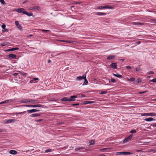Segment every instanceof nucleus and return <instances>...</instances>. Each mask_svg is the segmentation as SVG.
Segmentation results:
<instances>
[{"mask_svg":"<svg viewBox=\"0 0 156 156\" xmlns=\"http://www.w3.org/2000/svg\"><path fill=\"white\" fill-rule=\"evenodd\" d=\"M41 115L40 114H37V113H35V114H31L30 115V117H38L39 116H40Z\"/></svg>","mask_w":156,"mask_h":156,"instance_id":"obj_17","label":"nucleus"},{"mask_svg":"<svg viewBox=\"0 0 156 156\" xmlns=\"http://www.w3.org/2000/svg\"><path fill=\"white\" fill-rule=\"evenodd\" d=\"M126 68L127 69H131V67L130 66H126Z\"/></svg>","mask_w":156,"mask_h":156,"instance_id":"obj_49","label":"nucleus"},{"mask_svg":"<svg viewBox=\"0 0 156 156\" xmlns=\"http://www.w3.org/2000/svg\"><path fill=\"white\" fill-rule=\"evenodd\" d=\"M21 74L22 75H23L24 76H27V74L26 73H22Z\"/></svg>","mask_w":156,"mask_h":156,"instance_id":"obj_41","label":"nucleus"},{"mask_svg":"<svg viewBox=\"0 0 156 156\" xmlns=\"http://www.w3.org/2000/svg\"><path fill=\"white\" fill-rule=\"evenodd\" d=\"M18 75V73H13V76H17V75Z\"/></svg>","mask_w":156,"mask_h":156,"instance_id":"obj_52","label":"nucleus"},{"mask_svg":"<svg viewBox=\"0 0 156 156\" xmlns=\"http://www.w3.org/2000/svg\"><path fill=\"white\" fill-rule=\"evenodd\" d=\"M16 120L15 119H9L6 120V123H10L11 122H16Z\"/></svg>","mask_w":156,"mask_h":156,"instance_id":"obj_14","label":"nucleus"},{"mask_svg":"<svg viewBox=\"0 0 156 156\" xmlns=\"http://www.w3.org/2000/svg\"><path fill=\"white\" fill-rule=\"evenodd\" d=\"M44 120L43 119H40L38 120L39 122H41L43 121Z\"/></svg>","mask_w":156,"mask_h":156,"instance_id":"obj_56","label":"nucleus"},{"mask_svg":"<svg viewBox=\"0 0 156 156\" xmlns=\"http://www.w3.org/2000/svg\"><path fill=\"white\" fill-rule=\"evenodd\" d=\"M111 81L112 82L114 83L115 82L116 80L114 78H112L111 79Z\"/></svg>","mask_w":156,"mask_h":156,"instance_id":"obj_38","label":"nucleus"},{"mask_svg":"<svg viewBox=\"0 0 156 156\" xmlns=\"http://www.w3.org/2000/svg\"><path fill=\"white\" fill-rule=\"evenodd\" d=\"M23 14L27 15V16H31L33 15V13L31 12L28 13L26 11H25L23 12Z\"/></svg>","mask_w":156,"mask_h":156,"instance_id":"obj_16","label":"nucleus"},{"mask_svg":"<svg viewBox=\"0 0 156 156\" xmlns=\"http://www.w3.org/2000/svg\"><path fill=\"white\" fill-rule=\"evenodd\" d=\"M135 79L133 77L129 79V81H135Z\"/></svg>","mask_w":156,"mask_h":156,"instance_id":"obj_35","label":"nucleus"},{"mask_svg":"<svg viewBox=\"0 0 156 156\" xmlns=\"http://www.w3.org/2000/svg\"><path fill=\"white\" fill-rule=\"evenodd\" d=\"M107 149V148H103V149H101L100 150H101V151H103V150H106V149Z\"/></svg>","mask_w":156,"mask_h":156,"instance_id":"obj_57","label":"nucleus"},{"mask_svg":"<svg viewBox=\"0 0 156 156\" xmlns=\"http://www.w3.org/2000/svg\"><path fill=\"white\" fill-rule=\"evenodd\" d=\"M92 13L94 14L95 15H97L98 16L105 15L106 14V13L105 12H95L92 13Z\"/></svg>","mask_w":156,"mask_h":156,"instance_id":"obj_5","label":"nucleus"},{"mask_svg":"<svg viewBox=\"0 0 156 156\" xmlns=\"http://www.w3.org/2000/svg\"><path fill=\"white\" fill-rule=\"evenodd\" d=\"M15 25H16V26H17V25H18L20 24H19V22L17 21H15Z\"/></svg>","mask_w":156,"mask_h":156,"instance_id":"obj_37","label":"nucleus"},{"mask_svg":"<svg viewBox=\"0 0 156 156\" xmlns=\"http://www.w3.org/2000/svg\"><path fill=\"white\" fill-rule=\"evenodd\" d=\"M69 99L68 98H67V97H64L63 98H62V99H61V101H69Z\"/></svg>","mask_w":156,"mask_h":156,"instance_id":"obj_22","label":"nucleus"},{"mask_svg":"<svg viewBox=\"0 0 156 156\" xmlns=\"http://www.w3.org/2000/svg\"><path fill=\"white\" fill-rule=\"evenodd\" d=\"M6 26L5 24H3L2 25V29H4L5 28Z\"/></svg>","mask_w":156,"mask_h":156,"instance_id":"obj_40","label":"nucleus"},{"mask_svg":"<svg viewBox=\"0 0 156 156\" xmlns=\"http://www.w3.org/2000/svg\"><path fill=\"white\" fill-rule=\"evenodd\" d=\"M62 41H63V42H68V43H73V41H64V40H62Z\"/></svg>","mask_w":156,"mask_h":156,"instance_id":"obj_32","label":"nucleus"},{"mask_svg":"<svg viewBox=\"0 0 156 156\" xmlns=\"http://www.w3.org/2000/svg\"><path fill=\"white\" fill-rule=\"evenodd\" d=\"M16 11L18 13H23V12L25 11V9L23 8H19L17 9Z\"/></svg>","mask_w":156,"mask_h":156,"instance_id":"obj_8","label":"nucleus"},{"mask_svg":"<svg viewBox=\"0 0 156 156\" xmlns=\"http://www.w3.org/2000/svg\"><path fill=\"white\" fill-rule=\"evenodd\" d=\"M73 105H78V103H76L75 104H73Z\"/></svg>","mask_w":156,"mask_h":156,"instance_id":"obj_59","label":"nucleus"},{"mask_svg":"<svg viewBox=\"0 0 156 156\" xmlns=\"http://www.w3.org/2000/svg\"><path fill=\"white\" fill-rule=\"evenodd\" d=\"M147 115L150 116H156V113H147Z\"/></svg>","mask_w":156,"mask_h":156,"instance_id":"obj_19","label":"nucleus"},{"mask_svg":"<svg viewBox=\"0 0 156 156\" xmlns=\"http://www.w3.org/2000/svg\"><path fill=\"white\" fill-rule=\"evenodd\" d=\"M86 74L83 75L82 76H79V83L82 79H84V82L83 84H82V83H80V85L83 86L87 85L88 83V81L86 78Z\"/></svg>","mask_w":156,"mask_h":156,"instance_id":"obj_1","label":"nucleus"},{"mask_svg":"<svg viewBox=\"0 0 156 156\" xmlns=\"http://www.w3.org/2000/svg\"><path fill=\"white\" fill-rule=\"evenodd\" d=\"M18 28L19 29V30H23L22 27L20 24H19L18 25H17V26Z\"/></svg>","mask_w":156,"mask_h":156,"instance_id":"obj_28","label":"nucleus"},{"mask_svg":"<svg viewBox=\"0 0 156 156\" xmlns=\"http://www.w3.org/2000/svg\"><path fill=\"white\" fill-rule=\"evenodd\" d=\"M26 113V112L24 111V112H21L16 113V114H22V113Z\"/></svg>","mask_w":156,"mask_h":156,"instance_id":"obj_39","label":"nucleus"},{"mask_svg":"<svg viewBox=\"0 0 156 156\" xmlns=\"http://www.w3.org/2000/svg\"><path fill=\"white\" fill-rule=\"evenodd\" d=\"M144 120L147 122H151L154 120V119L153 118L151 117L145 119H144Z\"/></svg>","mask_w":156,"mask_h":156,"instance_id":"obj_15","label":"nucleus"},{"mask_svg":"<svg viewBox=\"0 0 156 156\" xmlns=\"http://www.w3.org/2000/svg\"><path fill=\"white\" fill-rule=\"evenodd\" d=\"M110 67L111 68L115 69L117 68V64L115 63H112L110 65Z\"/></svg>","mask_w":156,"mask_h":156,"instance_id":"obj_10","label":"nucleus"},{"mask_svg":"<svg viewBox=\"0 0 156 156\" xmlns=\"http://www.w3.org/2000/svg\"><path fill=\"white\" fill-rule=\"evenodd\" d=\"M41 31L42 32H44L46 33H47L48 32H50V31L49 30H41Z\"/></svg>","mask_w":156,"mask_h":156,"instance_id":"obj_31","label":"nucleus"},{"mask_svg":"<svg viewBox=\"0 0 156 156\" xmlns=\"http://www.w3.org/2000/svg\"><path fill=\"white\" fill-rule=\"evenodd\" d=\"M33 80H39V79L37 78H33Z\"/></svg>","mask_w":156,"mask_h":156,"instance_id":"obj_51","label":"nucleus"},{"mask_svg":"<svg viewBox=\"0 0 156 156\" xmlns=\"http://www.w3.org/2000/svg\"><path fill=\"white\" fill-rule=\"evenodd\" d=\"M30 99H24L23 100H22L21 101V102L23 103H29V100Z\"/></svg>","mask_w":156,"mask_h":156,"instance_id":"obj_11","label":"nucleus"},{"mask_svg":"<svg viewBox=\"0 0 156 156\" xmlns=\"http://www.w3.org/2000/svg\"><path fill=\"white\" fill-rule=\"evenodd\" d=\"M8 57L11 59H14L16 57V55L15 54H10L8 55Z\"/></svg>","mask_w":156,"mask_h":156,"instance_id":"obj_6","label":"nucleus"},{"mask_svg":"<svg viewBox=\"0 0 156 156\" xmlns=\"http://www.w3.org/2000/svg\"><path fill=\"white\" fill-rule=\"evenodd\" d=\"M4 31L5 32H7L8 31V29H4Z\"/></svg>","mask_w":156,"mask_h":156,"instance_id":"obj_61","label":"nucleus"},{"mask_svg":"<svg viewBox=\"0 0 156 156\" xmlns=\"http://www.w3.org/2000/svg\"><path fill=\"white\" fill-rule=\"evenodd\" d=\"M9 101H10V102H11V101H12L11 100H5L4 101H3L0 102V105L2 104H4V103H6V102H9Z\"/></svg>","mask_w":156,"mask_h":156,"instance_id":"obj_25","label":"nucleus"},{"mask_svg":"<svg viewBox=\"0 0 156 156\" xmlns=\"http://www.w3.org/2000/svg\"><path fill=\"white\" fill-rule=\"evenodd\" d=\"M34 80H31L30 81V83H35V82H34Z\"/></svg>","mask_w":156,"mask_h":156,"instance_id":"obj_54","label":"nucleus"},{"mask_svg":"<svg viewBox=\"0 0 156 156\" xmlns=\"http://www.w3.org/2000/svg\"><path fill=\"white\" fill-rule=\"evenodd\" d=\"M4 132H5V129H0V133Z\"/></svg>","mask_w":156,"mask_h":156,"instance_id":"obj_44","label":"nucleus"},{"mask_svg":"<svg viewBox=\"0 0 156 156\" xmlns=\"http://www.w3.org/2000/svg\"><path fill=\"white\" fill-rule=\"evenodd\" d=\"M44 106L40 104L34 105V107L36 108L37 107H42Z\"/></svg>","mask_w":156,"mask_h":156,"instance_id":"obj_27","label":"nucleus"},{"mask_svg":"<svg viewBox=\"0 0 156 156\" xmlns=\"http://www.w3.org/2000/svg\"><path fill=\"white\" fill-rule=\"evenodd\" d=\"M51 149H48L46 150L45 151L46 152H51Z\"/></svg>","mask_w":156,"mask_h":156,"instance_id":"obj_46","label":"nucleus"},{"mask_svg":"<svg viewBox=\"0 0 156 156\" xmlns=\"http://www.w3.org/2000/svg\"><path fill=\"white\" fill-rule=\"evenodd\" d=\"M79 96L80 97H85V96L84 95V94H79Z\"/></svg>","mask_w":156,"mask_h":156,"instance_id":"obj_48","label":"nucleus"},{"mask_svg":"<svg viewBox=\"0 0 156 156\" xmlns=\"http://www.w3.org/2000/svg\"><path fill=\"white\" fill-rule=\"evenodd\" d=\"M113 75H114L115 76L119 78H122V76L121 75H119L118 74H115L114 73H113Z\"/></svg>","mask_w":156,"mask_h":156,"instance_id":"obj_20","label":"nucleus"},{"mask_svg":"<svg viewBox=\"0 0 156 156\" xmlns=\"http://www.w3.org/2000/svg\"><path fill=\"white\" fill-rule=\"evenodd\" d=\"M120 60L121 61H124L125 60V59H120Z\"/></svg>","mask_w":156,"mask_h":156,"instance_id":"obj_60","label":"nucleus"},{"mask_svg":"<svg viewBox=\"0 0 156 156\" xmlns=\"http://www.w3.org/2000/svg\"><path fill=\"white\" fill-rule=\"evenodd\" d=\"M130 132L132 133H136V131L135 129H132Z\"/></svg>","mask_w":156,"mask_h":156,"instance_id":"obj_33","label":"nucleus"},{"mask_svg":"<svg viewBox=\"0 0 156 156\" xmlns=\"http://www.w3.org/2000/svg\"><path fill=\"white\" fill-rule=\"evenodd\" d=\"M149 74H154V72L152 71H150V72H149Z\"/></svg>","mask_w":156,"mask_h":156,"instance_id":"obj_47","label":"nucleus"},{"mask_svg":"<svg viewBox=\"0 0 156 156\" xmlns=\"http://www.w3.org/2000/svg\"><path fill=\"white\" fill-rule=\"evenodd\" d=\"M136 71H140V69H139V68H136Z\"/></svg>","mask_w":156,"mask_h":156,"instance_id":"obj_58","label":"nucleus"},{"mask_svg":"<svg viewBox=\"0 0 156 156\" xmlns=\"http://www.w3.org/2000/svg\"><path fill=\"white\" fill-rule=\"evenodd\" d=\"M39 8V7L38 6H36L30 7L29 8V9L30 10H38Z\"/></svg>","mask_w":156,"mask_h":156,"instance_id":"obj_12","label":"nucleus"},{"mask_svg":"<svg viewBox=\"0 0 156 156\" xmlns=\"http://www.w3.org/2000/svg\"><path fill=\"white\" fill-rule=\"evenodd\" d=\"M95 141L94 140H92L90 141L89 143L90 145H93Z\"/></svg>","mask_w":156,"mask_h":156,"instance_id":"obj_29","label":"nucleus"},{"mask_svg":"<svg viewBox=\"0 0 156 156\" xmlns=\"http://www.w3.org/2000/svg\"><path fill=\"white\" fill-rule=\"evenodd\" d=\"M40 110H37L36 109H32L31 110H28L27 111L28 113H31L33 112H37L39 111Z\"/></svg>","mask_w":156,"mask_h":156,"instance_id":"obj_4","label":"nucleus"},{"mask_svg":"<svg viewBox=\"0 0 156 156\" xmlns=\"http://www.w3.org/2000/svg\"><path fill=\"white\" fill-rule=\"evenodd\" d=\"M132 154L131 153H130L129 152H122V154L123 155H128L130 154Z\"/></svg>","mask_w":156,"mask_h":156,"instance_id":"obj_26","label":"nucleus"},{"mask_svg":"<svg viewBox=\"0 0 156 156\" xmlns=\"http://www.w3.org/2000/svg\"><path fill=\"white\" fill-rule=\"evenodd\" d=\"M118 155H122V152H119L117 153Z\"/></svg>","mask_w":156,"mask_h":156,"instance_id":"obj_45","label":"nucleus"},{"mask_svg":"<svg viewBox=\"0 0 156 156\" xmlns=\"http://www.w3.org/2000/svg\"><path fill=\"white\" fill-rule=\"evenodd\" d=\"M149 81L150 82H152L155 83L156 82V78L152 80H150Z\"/></svg>","mask_w":156,"mask_h":156,"instance_id":"obj_34","label":"nucleus"},{"mask_svg":"<svg viewBox=\"0 0 156 156\" xmlns=\"http://www.w3.org/2000/svg\"><path fill=\"white\" fill-rule=\"evenodd\" d=\"M97 8L98 9H112L113 8L111 6L109 5H105L104 6H98Z\"/></svg>","mask_w":156,"mask_h":156,"instance_id":"obj_3","label":"nucleus"},{"mask_svg":"<svg viewBox=\"0 0 156 156\" xmlns=\"http://www.w3.org/2000/svg\"><path fill=\"white\" fill-rule=\"evenodd\" d=\"M25 107H30V105H24Z\"/></svg>","mask_w":156,"mask_h":156,"instance_id":"obj_55","label":"nucleus"},{"mask_svg":"<svg viewBox=\"0 0 156 156\" xmlns=\"http://www.w3.org/2000/svg\"><path fill=\"white\" fill-rule=\"evenodd\" d=\"M107 92L106 91H102L100 93V94H106L107 93Z\"/></svg>","mask_w":156,"mask_h":156,"instance_id":"obj_36","label":"nucleus"},{"mask_svg":"<svg viewBox=\"0 0 156 156\" xmlns=\"http://www.w3.org/2000/svg\"><path fill=\"white\" fill-rule=\"evenodd\" d=\"M9 153L11 154L15 155L17 154V152L15 150H11L9 151Z\"/></svg>","mask_w":156,"mask_h":156,"instance_id":"obj_13","label":"nucleus"},{"mask_svg":"<svg viewBox=\"0 0 156 156\" xmlns=\"http://www.w3.org/2000/svg\"><path fill=\"white\" fill-rule=\"evenodd\" d=\"M94 103V102L90 101H84V104H92Z\"/></svg>","mask_w":156,"mask_h":156,"instance_id":"obj_23","label":"nucleus"},{"mask_svg":"<svg viewBox=\"0 0 156 156\" xmlns=\"http://www.w3.org/2000/svg\"><path fill=\"white\" fill-rule=\"evenodd\" d=\"M99 156H105V155L103 154H101Z\"/></svg>","mask_w":156,"mask_h":156,"instance_id":"obj_64","label":"nucleus"},{"mask_svg":"<svg viewBox=\"0 0 156 156\" xmlns=\"http://www.w3.org/2000/svg\"><path fill=\"white\" fill-rule=\"evenodd\" d=\"M115 57V55H111L108 56L107 57V59L108 60H111L114 59Z\"/></svg>","mask_w":156,"mask_h":156,"instance_id":"obj_18","label":"nucleus"},{"mask_svg":"<svg viewBox=\"0 0 156 156\" xmlns=\"http://www.w3.org/2000/svg\"><path fill=\"white\" fill-rule=\"evenodd\" d=\"M19 48H12L10 49H8L7 51H13L14 50H18Z\"/></svg>","mask_w":156,"mask_h":156,"instance_id":"obj_21","label":"nucleus"},{"mask_svg":"<svg viewBox=\"0 0 156 156\" xmlns=\"http://www.w3.org/2000/svg\"><path fill=\"white\" fill-rule=\"evenodd\" d=\"M29 101V103H30L32 104H34L38 103V101L37 100H34L32 99H30Z\"/></svg>","mask_w":156,"mask_h":156,"instance_id":"obj_9","label":"nucleus"},{"mask_svg":"<svg viewBox=\"0 0 156 156\" xmlns=\"http://www.w3.org/2000/svg\"><path fill=\"white\" fill-rule=\"evenodd\" d=\"M141 116H144L145 115H147V113H141Z\"/></svg>","mask_w":156,"mask_h":156,"instance_id":"obj_43","label":"nucleus"},{"mask_svg":"<svg viewBox=\"0 0 156 156\" xmlns=\"http://www.w3.org/2000/svg\"><path fill=\"white\" fill-rule=\"evenodd\" d=\"M132 24L133 25H143V23H137L136 22H133L132 23Z\"/></svg>","mask_w":156,"mask_h":156,"instance_id":"obj_24","label":"nucleus"},{"mask_svg":"<svg viewBox=\"0 0 156 156\" xmlns=\"http://www.w3.org/2000/svg\"><path fill=\"white\" fill-rule=\"evenodd\" d=\"M133 136V134H130L129 136L125 138L123 141V143H125L131 140L132 139Z\"/></svg>","mask_w":156,"mask_h":156,"instance_id":"obj_2","label":"nucleus"},{"mask_svg":"<svg viewBox=\"0 0 156 156\" xmlns=\"http://www.w3.org/2000/svg\"><path fill=\"white\" fill-rule=\"evenodd\" d=\"M141 81V80L139 79H137L136 80V82L137 83H139Z\"/></svg>","mask_w":156,"mask_h":156,"instance_id":"obj_42","label":"nucleus"},{"mask_svg":"<svg viewBox=\"0 0 156 156\" xmlns=\"http://www.w3.org/2000/svg\"><path fill=\"white\" fill-rule=\"evenodd\" d=\"M147 91H143V92H140L139 93V94H143L144 93H146V92H147Z\"/></svg>","mask_w":156,"mask_h":156,"instance_id":"obj_50","label":"nucleus"},{"mask_svg":"<svg viewBox=\"0 0 156 156\" xmlns=\"http://www.w3.org/2000/svg\"><path fill=\"white\" fill-rule=\"evenodd\" d=\"M0 2L3 5H5L6 4V3L4 1V0H0Z\"/></svg>","mask_w":156,"mask_h":156,"instance_id":"obj_30","label":"nucleus"},{"mask_svg":"<svg viewBox=\"0 0 156 156\" xmlns=\"http://www.w3.org/2000/svg\"><path fill=\"white\" fill-rule=\"evenodd\" d=\"M78 149H79V150H80V149H84V148H78Z\"/></svg>","mask_w":156,"mask_h":156,"instance_id":"obj_63","label":"nucleus"},{"mask_svg":"<svg viewBox=\"0 0 156 156\" xmlns=\"http://www.w3.org/2000/svg\"><path fill=\"white\" fill-rule=\"evenodd\" d=\"M77 98L76 95H73L70 97L69 99V101H74L75 100V98Z\"/></svg>","mask_w":156,"mask_h":156,"instance_id":"obj_7","label":"nucleus"},{"mask_svg":"<svg viewBox=\"0 0 156 156\" xmlns=\"http://www.w3.org/2000/svg\"><path fill=\"white\" fill-rule=\"evenodd\" d=\"M6 45V44H5L4 43H3L1 44V45L3 46H5Z\"/></svg>","mask_w":156,"mask_h":156,"instance_id":"obj_53","label":"nucleus"},{"mask_svg":"<svg viewBox=\"0 0 156 156\" xmlns=\"http://www.w3.org/2000/svg\"><path fill=\"white\" fill-rule=\"evenodd\" d=\"M51 62V61L50 60H48V63H50Z\"/></svg>","mask_w":156,"mask_h":156,"instance_id":"obj_62","label":"nucleus"}]
</instances>
